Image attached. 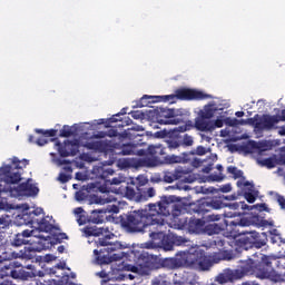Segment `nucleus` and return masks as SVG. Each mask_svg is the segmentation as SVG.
<instances>
[{"instance_id":"1","label":"nucleus","mask_w":285,"mask_h":285,"mask_svg":"<svg viewBox=\"0 0 285 285\" xmlns=\"http://www.w3.org/2000/svg\"><path fill=\"white\" fill-rule=\"evenodd\" d=\"M179 217L181 215V205L175 203L173 198L164 197L156 204H149L144 209L130 212L120 216V226L127 233H144L149 226H155L149 234L151 240L142 244L144 248L155 250L164 248V250H173L175 240L173 236L166 235L167 222L166 217Z\"/></svg>"},{"instance_id":"2","label":"nucleus","mask_w":285,"mask_h":285,"mask_svg":"<svg viewBox=\"0 0 285 285\" xmlns=\"http://www.w3.org/2000/svg\"><path fill=\"white\" fill-rule=\"evenodd\" d=\"M254 257L240 261V268L235 269L233 276L235 279H242L248 275L257 277V279H271L272 282H282V276L275 268H279L282 263L275 256L264 255L262 253L254 254Z\"/></svg>"},{"instance_id":"3","label":"nucleus","mask_w":285,"mask_h":285,"mask_svg":"<svg viewBox=\"0 0 285 285\" xmlns=\"http://www.w3.org/2000/svg\"><path fill=\"white\" fill-rule=\"evenodd\" d=\"M163 266L169 271H177V268H189V271H198L199 273L210 271L213 262L206 253L202 250L178 252L175 257L165 258Z\"/></svg>"},{"instance_id":"4","label":"nucleus","mask_w":285,"mask_h":285,"mask_svg":"<svg viewBox=\"0 0 285 285\" xmlns=\"http://www.w3.org/2000/svg\"><path fill=\"white\" fill-rule=\"evenodd\" d=\"M111 237H115V234L106 235L96 242L97 246H102L100 250H94L99 264H112V262H119L122 257H126L124 252L126 247L119 242L110 243L108 239Z\"/></svg>"},{"instance_id":"5","label":"nucleus","mask_w":285,"mask_h":285,"mask_svg":"<svg viewBox=\"0 0 285 285\" xmlns=\"http://www.w3.org/2000/svg\"><path fill=\"white\" fill-rule=\"evenodd\" d=\"M21 161L19 158L13 157L11 165H6L0 168V193H8L10 184H19L21 181Z\"/></svg>"},{"instance_id":"6","label":"nucleus","mask_w":285,"mask_h":285,"mask_svg":"<svg viewBox=\"0 0 285 285\" xmlns=\"http://www.w3.org/2000/svg\"><path fill=\"white\" fill-rule=\"evenodd\" d=\"M232 237H234L236 245L245 250H248V248H264L268 242L266 237L262 238V235L256 230L235 232Z\"/></svg>"},{"instance_id":"7","label":"nucleus","mask_w":285,"mask_h":285,"mask_svg":"<svg viewBox=\"0 0 285 285\" xmlns=\"http://www.w3.org/2000/svg\"><path fill=\"white\" fill-rule=\"evenodd\" d=\"M19 268L17 262L0 266V279L11 277V279H21L22 282H28V279H32V277H35V273L28 272L23 268Z\"/></svg>"},{"instance_id":"8","label":"nucleus","mask_w":285,"mask_h":285,"mask_svg":"<svg viewBox=\"0 0 285 285\" xmlns=\"http://www.w3.org/2000/svg\"><path fill=\"white\" fill-rule=\"evenodd\" d=\"M155 117L160 126H179V124H184V116H179L175 109L157 108L155 109Z\"/></svg>"},{"instance_id":"9","label":"nucleus","mask_w":285,"mask_h":285,"mask_svg":"<svg viewBox=\"0 0 285 285\" xmlns=\"http://www.w3.org/2000/svg\"><path fill=\"white\" fill-rule=\"evenodd\" d=\"M6 190L11 197H37L39 195V187L32 184V179H28L18 186L17 184H10Z\"/></svg>"},{"instance_id":"10","label":"nucleus","mask_w":285,"mask_h":285,"mask_svg":"<svg viewBox=\"0 0 285 285\" xmlns=\"http://www.w3.org/2000/svg\"><path fill=\"white\" fill-rule=\"evenodd\" d=\"M157 268L155 258L147 254H141L138 258L137 265H127V271L131 273H140V275H150V271Z\"/></svg>"},{"instance_id":"11","label":"nucleus","mask_w":285,"mask_h":285,"mask_svg":"<svg viewBox=\"0 0 285 285\" xmlns=\"http://www.w3.org/2000/svg\"><path fill=\"white\" fill-rule=\"evenodd\" d=\"M100 179H104V185L98 187L99 193H110V186H119V184H124L122 177H112L115 175V170L112 168L104 169L102 167L98 168Z\"/></svg>"},{"instance_id":"12","label":"nucleus","mask_w":285,"mask_h":285,"mask_svg":"<svg viewBox=\"0 0 285 285\" xmlns=\"http://www.w3.org/2000/svg\"><path fill=\"white\" fill-rule=\"evenodd\" d=\"M176 95L180 101H204V99H213V96L204 91L188 88L177 89Z\"/></svg>"},{"instance_id":"13","label":"nucleus","mask_w":285,"mask_h":285,"mask_svg":"<svg viewBox=\"0 0 285 285\" xmlns=\"http://www.w3.org/2000/svg\"><path fill=\"white\" fill-rule=\"evenodd\" d=\"M277 124H279V116H271L268 114H264L263 116L255 115L256 130H273Z\"/></svg>"},{"instance_id":"14","label":"nucleus","mask_w":285,"mask_h":285,"mask_svg":"<svg viewBox=\"0 0 285 285\" xmlns=\"http://www.w3.org/2000/svg\"><path fill=\"white\" fill-rule=\"evenodd\" d=\"M56 147L60 157H75L79 153V145L72 140H66L63 144L58 140Z\"/></svg>"},{"instance_id":"15","label":"nucleus","mask_w":285,"mask_h":285,"mask_svg":"<svg viewBox=\"0 0 285 285\" xmlns=\"http://www.w3.org/2000/svg\"><path fill=\"white\" fill-rule=\"evenodd\" d=\"M43 213V209L41 208H37L36 210H33L30 214V220L29 224L35 225L37 224V226L40 228V230H50V223H48V220H46L43 217L41 218H37L39 217V215H41Z\"/></svg>"},{"instance_id":"16","label":"nucleus","mask_w":285,"mask_h":285,"mask_svg":"<svg viewBox=\"0 0 285 285\" xmlns=\"http://www.w3.org/2000/svg\"><path fill=\"white\" fill-rule=\"evenodd\" d=\"M206 225V222L202 218H189L185 220V226L189 233H194L196 235H199L202 230H204V226Z\"/></svg>"},{"instance_id":"17","label":"nucleus","mask_w":285,"mask_h":285,"mask_svg":"<svg viewBox=\"0 0 285 285\" xmlns=\"http://www.w3.org/2000/svg\"><path fill=\"white\" fill-rule=\"evenodd\" d=\"M56 277H58L57 279H45V285H77L73 282L70 281V275L63 273L62 271H58L56 274Z\"/></svg>"},{"instance_id":"18","label":"nucleus","mask_w":285,"mask_h":285,"mask_svg":"<svg viewBox=\"0 0 285 285\" xmlns=\"http://www.w3.org/2000/svg\"><path fill=\"white\" fill-rule=\"evenodd\" d=\"M213 120L198 116L195 118V129L199 132H213Z\"/></svg>"},{"instance_id":"19","label":"nucleus","mask_w":285,"mask_h":285,"mask_svg":"<svg viewBox=\"0 0 285 285\" xmlns=\"http://www.w3.org/2000/svg\"><path fill=\"white\" fill-rule=\"evenodd\" d=\"M108 217H110V215L106 214V209L104 207L100 209H94L89 216V223L104 224V222H108Z\"/></svg>"},{"instance_id":"20","label":"nucleus","mask_w":285,"mask_h":285,"mask_svg":"<svg viewBox=\"0 0 285 285\" xmlns=\"http://www.w3.org/2000/svg\"><path fill=\"white\" fill-rule=\"evenodd\" d=\"M118 155H138V157H144L146 156V150L145 149H137L136 145L132 144H126L122 145L120 148V151L118 153Z\"/></svg>"},{"instance_id":"21","label":"nucleus","mask_w":285,"mask_h":285,"mask_svg":"<svg viewBox=\"0 0 285 285\" xmlns=\"http://www.w3.org/2000/svg\"><path fill=\"white\" fill-rule=\"evenodd\" d=\"M13 257L16 259H35V257H37V250L32 247H24L23 249H21L19 253L14 254L13 253Z\"/></svg>"},{"instance_id":"22","label":"nucleus","mask_w":285,"mask_h":285,"mask_svg":"<svg viewBox=\"0 0 285 285\" xmlns=\"http://www.w3.org/2000/svg\"><path fill=\"white\" fill-rule=\"evenodd\" d=\"M66 263H59L53 267H46L43 271H38V277H46V275H57L58 271H65Z\"/></svg>"},{"instance_id":"23","label":"nucleus","mask_w":285,"mask_h":285,"mask_svg":"<svg viewBox=\"0 0 285 285\" xmlns=\"http://www.w3.org/2000/svg\"><path fill=\"white\" fill-rule=\"evenodd\" d=\"M150 104H159L158 96H148L144 95L137 102V108H148L150 107Z\"/></svg>"},{"instance_id":"24","label":"nucleus","mask_w":285,"mask_h":285,"mask_svg":"<svg viewBox=\"0 0 285 285\" xmlns=\"http://www.w3.org/2000/svg\"><path fill=\"white\" fill-rule=\"evenodd\" d=\"M222 230H224V225L217 223L207 224L203 227V233L209 236L219 235Z\"/></svg>"},{"instance_id":"25","label":"nucleus","mask_w":285,"mask_h":285,"mask_svg":"<svg viewBox=\"0 0 285 285\" xmlns=\"http://www.w3.org/2000/svg\"><path fill=\"white\" fill-rule=\"evenodd\" d=\"M137 190H139L138 202H148V199H151V197H155L157 195V191L153 187H149L147 189H141L137 187Z\"/></svg>"},{"instance_id":"26","label":"nucleus","mask_w":285,"mask_h":285,"mask_svg":"<svg viewBox=\"0 0 285 285\" xmlns=\"http://www.w3.org/2000/svg\"><path fill=\"white\" fill-rule=\"evenodd\" d=\"M87 150H95L96 153H104L106 150V142L101 140H91L85 144Z\"/></svg>"},{"instance_id":"27","label":"nucleus","mask_w":285,"mask_h":285,"mask_svg":"<svg viewBox=\"0 0 285 285\" xmlns=\"http://www.w3.org/2000/svg\"><path fill=\"white\" fill-rule=\"evenodd\" d=\"M106 229L104 227L97 226H87L83 228V233L87 237H99V235H104Z\"/></svg>"},{"instance_id":"28","label":"nucleus","mask_w":285,"mask_h":285,"mask_svg":"<svg viewBox=\"0 0 285 285\" xmlns=\"http://www.w3.org/2000/svg\"><path fill=\"white\" fill-rule=\"evenodd\" d=\"M144 131V127L141 126H137V127H132L131 129H127L121 134V137L124 139H135L136 137H139V134L137 132H141Z\"/></svg>"},{"instance_id":"29","label":"nucleus","mask_w":285,"mask_h":285,"mask_svg":"<svg viewBox=\"0 0 285 285\" xmlns=\"http://www.w3.org/2000/svg\"><path fill=\"white\" fill-rule=\"evenodd\" d=\"M75 215L77 216V222L79 226H83L90 222V217L86 216V212H83V207H77L73 209Z\"/></svg>"},{"instance_id":"30","label":"nucleus","mask_w":285,"mask_h":285,"mask_svg":"<svg viewBox=\"0 0 285 285\" xmlns=\"http://www.w3.org/2000/svg\"><path fill=\"white\" fill-rule=\"evenodd\" d=\"M190 163V154L183 153L180 156H170L169 164H188Z\"/></svg>"},{"instance_id":"31","label":"nucleus","mask_w":285,"mask_h":285,"mask_svg":"<svg viewBox=\"0 0 285 285\" xmlns=\"http://www.w3.org/2000/svg\"><path fill=\"white\" fill-rule=\"evenodd\" d=\"M119 117V115H116V116H112L109 121L111 124H117V121H119L117 125H116V128H124V126H130V124H132V119H130V117H125L124 119H119L117 118Z\"/></svg>"},{"instance_id":"32","label":"nucleus","mask_w":285,"mask_h":285,"mask_svg":"<svg viewBox=\"0 0 285 285\" xmlns=\"http://www.w3.org/2000/svg\"><path fill=\"white\" fill-rule=\"evenodd\" d=\"M212 207H210V200L209 199H204L200 200V203L198 204L197 208H196V213H198V215H206V213H210Z\"/></svg>"},{"instance_id":"33","label":"nucleus","mask_w":285,"mask_h":285,"mask_svg":"<svg viewBox=\"0 0 285 285\" xmlns=\"http://www.w3.org/2000/svg\"><path fill=\"white\" fill-rule=\"evenodd\" d=\"M166 145L169 150H177L178 148H181V138L171 137L166 140Z\"/></svg>"},{"instance_id":"34","label":"nucleus","mask_w":285,"mask_h":285,"mask_svg":"<svg viewBox=\"0 0 285 285\" xmlns=\"http://www.w3.org/2000/svg\"><path fill=\"white\" fill-rule=\"evenodd\" d=\"M125 196L127 199H130L132 202H139V190L136 191L134 187L127 186L125 189Z\"/></svg>"},{"instance_id":"35","label":"nucleus","mask_w":285,"mask_h":285,"mask_svg":"<svg viewBox=\"0 0 285 285\" xmlns=\"http://www.w3.org/2000/svg\"><path fill=\"white\" fill-rule=\"evenodd\" d=\"M258 164L261 166H265V168H275V166H279V163H277L276 156L259 160Z\"/></svg>"},{"instance_id":"36","label":"nucleus","mask_w":285,"mask_h":285,"mask_svg":"<svg viewBox=\"0 0 285 285\" xmlns=\"http://www.w3.org/2000/svg\"><path fill=\"white\" fill-rule=\"evenodd\" d=\"M227 173L233 175V179H246V177H244V171L235 166L227 167Z\"/></svg>"},{"instance_id":"37","label":"nucleus","mask_w":285,"mask_h":285,"mask_svg":"<svg viewBox=\"0 0 285 285\" xmlns=\"http://www.w3.org/2000/svg\"><path fill=\"white\" fill-rule=\"evenodd\" d=\"M177 99L179 98L177 96V91H175V94L171 95L158 96V104H160L161 101L164 104H176Z\"/></svg>"},{"instance_id":"38","label":"nucleus","mask_w":285,"mask_h":285,"mask_svg":"<svg viewBox=\"0 0 285 285\" xmlns=\"http://www.w3.org/2000/svg\"><path fill=\"white\" fill-rule=\"evenodd\" d=\"M147 153L151 157H159V155H164V147H161V145H150L147 149Z\"/></svg>"},{"instance_id":"39","label":"nucleus","mask_w":285,"mask_h":285,"mask_svg":"<svg viewBox=\"0 0 285 285\" xmlns=\"http://www.w3.org/2000/svg\"><path fill=\"white\" fill-rule=\"evenodd\" d=\"M225 208H229V210H246L248 208V205L246 203L240 202V203H225Z\"/></svg>"},{"instance_id":"40","label":"nucleus","mask_w":285,"mask_h":285,"mask_svg":"<svg viewBox=\"0 0 285 285\" xmlns=\"http://www.w3.org/2000/svg\"><path fill=\"white\" fill-rule=\"evenodd\" d=\"M180 175H179V171H175V173H170V171H167L165 175H164V181H166V184H173V181H177V179H180Z\"/></svg>"},{"instance_id":"41","label":"nucleus","mask_w":285,"mask_h":285,"mask_svg":"<svg viewBox=\"0 0 285 285\" xmlns=\"http://www.w3.org/2000/svg\"><path fill=\"white\" fill-rule=\"evenodd\" d=\"M199 117H203V119H207L210 121L215 117V109L207 107L204 110H200L198 114Z\"/></svg>"},{"instance_id":"42","label":"nucleus","mask_w":285,"mask_h":285,"mask_svg":"<svg viewBox=\"0 0 285 285\" xmlns=\"http://www.w3.org/2000/svg\"><path fill=\"white\" fill-rule=\"evenodd\" d=\"M183 124V126L178 127V132H188V130H193L195 128V122H193V120H184Z\"/></svg>"},{"instance_id":"43","label":"nucleus","mask_w":285,"mask_h":285,"mask_svg":"<svg viewBox=\"0 0 285 285\" xmlns=\"http://www.w3.org/2000/svg\"><path fill=\"white\" fill-rule=\"evenodd\" d=\"M209 205L212 210H220V208H226V203L219 199H209Z\"/></svg>"},{"instance_id":"44","label":"nucleus","mask_w":285,"mask_h":285,"mask_svg":"<svg viewBox=\"0 0 285 285\" xmlns=\"http://www.w3.org/2000/svg\"><path fill=\"white\" fill-rule=\"evenodd\" d=\"M180 144L185 148H188V147H190V146H193L195 144V138H193V136H190L188 134H185L183 136V139H180Z\"/></svg>"},{"instance_id":"45","label":"nucleus","mask_w":285,"mask_h":285,"mask_svg":"<svg viewBox=\"0 0 285 285\" xmlns=\"http://www.w3.org/2000/svg\"><path fill=\"white\" fill-rule=\"evenodd\" d=\"M12 225V219H10L9 215L0 216V228H9Z\"/></svg>"},{"instance_id":"46","label":"nucleus","mask_w":285,"mask_h":285,"mask_svg":"<svg viewBox=\"0 0 285 285\" xmlns=\"http://www.w3.org/2000/svg\"><path fill=\"white\" fill-rule=\"evenodd\" d=\"M38 135H43V137H57V129H36Z\"/></svg>"},{"instance_id":"47","label":"nucleus","mask_w":285,"mask_h":285,"mask_svg":"<svg viewBox=\"0 0 285 285\" xmlns=\"http://www.w3.org/2000/svg\"><path fill=\"white\" fill-rule=\"evenodd\" d=\"M13 246H23L24 244H28V240L19 233L14 236Z\"/></svg>"},{"instance_id":"48","label":"nucleus","mask_w":285,"mask_h":285,"mask_svg":"<svg viewBox=\"0 0 285 285\" xmlns=\"http://www.w3.org/2000/svg\"><path fill=\"white\" fill-rule=\"evenodd\" d=\"M216 168L220 173L218 175H212L213 181H224L225 176L222 174V173H224V166L217 165Z\"/></svg>"},{"instance_id":"49","label":"nucleus","mask_w":285,"mask_h":285,"mask_svg":"<svg viewBox=\"0 0 285 285\" xmlns=\"http://www.w3.org/2000/svg\"><path fill=\"white\" fill-rule=\"evenodd\" d=\"M72 135H75V131H72V128L68 125H65L60 130L59 137H72Z\"/></svg>"},{"instance_id":"50","label":"nucleus","mask_w":285,"mask_h":285,"mask_svg":"<svg viewBox=\"0 0 285 285\" xmlns=\"http://www.w3.org/2000/svg\"><path fill=\"white\" fill-rule=\"evenodd\" d=\"M276 161L278 163V166H285V147L279 149V153L276 156Z\"/></svg>"},{"instance_id":"51","label":"nucleus","mask_w":285,"mask_h":285,"mask_svg":"<svg viewBox=\"0 0 285 285\" xmlns=\"http://www.w3.org/2000/svg\"><path fill=\"white\" fill-rule=\"evenodd\" d=\"M104 209L106 210V215L116 214L119 213V206L117 205H107L106 207H104Z\"/></svg>"},{"instance_id":"52","label":"nucleus","mask_w":285,"mask_h":285,"mask_svg":"<svg viewBox=\"0 0 285 285\" xmlns=\"http://www.w3.org/2000/svg\"><path fill=\"white\" fill-rule=\"evenodd\" d=\"M69 179H72V175L70 174L60 173L58 176V180L60 184H68Z\"/></svg>"},{"instance_id":"53","label":"nucleus","mask_w":285,"mask_h":285,"mask_svg":"<svg viewBox=\"0 0 285 285\" xmlns=\"http://www.w3.org/2000/svg\"><path fill=\"white\" fill-rule=\"evenodd\" d=\"M238 124L240 126H246V125L254 126V128H255V116L253 118L240 119V120H238Z\"/></svg>"},{"instance_id":"54","label":"nucleus","mask_w":285,"mask_h":285,"mask_svg":"<svg viewBox=\"0 0 285 285\" xmlns=\"http://www.w3.org/2000/svg\"><path fill=\"white\" fill-rule=\"evenodd\" d=\"M144 166H148V160L139 158L134 161L135 168H144Z\"/></svg>"},{"instance_id":"55","label":"nucleus","mask_w":285,"mask_h":285,"mask_svg":"<svg viewBox=\"0 0 285 285\" xmlns=\"http://www.w3.org/2000/svg\"><path fill=\"white\" fill-rule=\"evenodd\" d=\"M154 285H170V283H168V281H166V277L159 276V277L155 278Z\"/></svg>"},{"instance_id":"56","label":"nucleus","mask_w":285,"mask_h":285,"mask_svg":"<svg viewBox=\"0 0 285 285\" xmlns=\"http://www.w3.org/2000/svg\"><path fill=\"white\" fill-rule=\"evenodd\" d=\"M199 155V156H203V155H205L206 154V147H204V146H198L197 148H196V153L195 151H191V153H189V156L190 155Z\"/></svg>"},{"instance_id":"57","label":"nucleus","mask_w":285,"mask_h":285,"mask_svg":"<svg viewBox=\"0 0 285 285\" xmlns=\"http://www.w3.org/2000/svg\"><path fill=\"white\" fill-rule=\"evenodd\" d=\"M245 199L246 202H248V204H255V200L257 199V197H255L253 195V193H245Z\"/></svg>"},{"instance_id":"58","label":"nucleus","mask_w":285,"mask_h":285,"mask_svg":"<svg viewBox=\"0 0 285 285\" xmlns=\"http://www.w3.org/2000/svg\"><path fill=\"white\" fill-rule=\"evenodd\" d=\"M130 116L132 117V119H144L145 115L144 112L136 110V111H131Z\"/></svg>"},{"instance_id":"59","label":"nucleus","mask_w":285,"mask_h":285,"mask_svg":"<svg viewBox=\"0 0 285 285\" xmlns=\"http://www.w3.org/2000/svg\"><path fill=\"white\" fill-rule=\"evenodd\" d=\"M213 130L215 128H224V120L222 119H216L215 121H212Z\"/></svg>"},{"instance_id":"60","label":"nucleus","mask_w":285,"mask_h":285,"mask_svg":"<svg viewBox=\"0 0 285 285\" xmlns=\"http://www.w3.org/2000/svg\"><path fill=\"white\" fill-rule=\"evenodd\" d=\"M63 239H68V235L66 233H60V234L56 235V242L58 244H61V242H63Z\"/></svg>"},{"instance_id":"61","label":"nucleus","mask_w":285,"mask_h":285,"mask_svg":"<svg viewBox=\"0 0 285 285\" xmlns=\"http://www.w3.org/2000/svg\"><path fill=\"white\" fill-rule=\"evenodd\" d=\"M237 186L238 188H242V186H244V188H247V186H250V181L244 178H240V180L237 181Z\"/></svg>"},{"instance_id":"62","label":"nucleus","mask_w":285,"mask_h":285,"mask_svg":"<svg viewBox=\"0 0 285 285\" xmlns=\"http://www.w3.org/2000/svg\"><path fill=\"white\" fill-rule=\"evenodd\" d=\"M256 208L261 213H263V212L268 213V205H266L265 203L256 205Z\"/></svg>"},{"instance_id":"63","label":"nucleus","mask_w":285,"mask_h":285,"mask_svg":"<svg viewBox=\"0 0 285 285\" xmlns=\"http://www.w3.org/2000/svg\"><path fill=\"white\" fill-rule=\"evenodd\" d=\"M75 197L77 202H83V199H86V194H83V191H76Z\"/></svg>"},{"instance_id":"64","label":"nucleus","mask_w":285,"mask_h":285,"mask_svg":"<svg viewBox=\"0 0 285 285\" xmlns=\"http://www.w3.org/2000/svg\"><path fill=\"white\" fill-rule=\"evenodd\" d=\"M217 282H218L219 284H226V282H228V277H226V275H224V274H220V275H218V277H217Z\"/></svg>"}]
</instances>
